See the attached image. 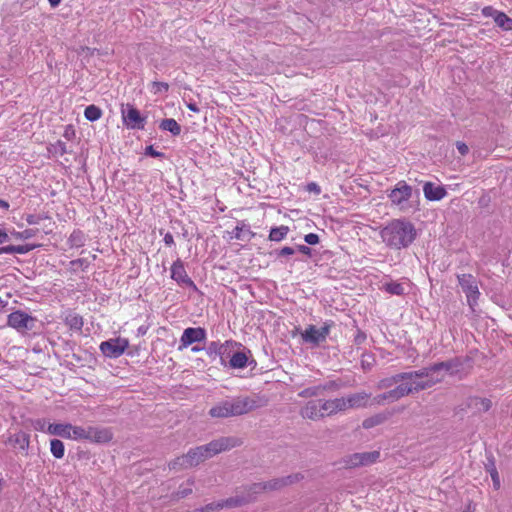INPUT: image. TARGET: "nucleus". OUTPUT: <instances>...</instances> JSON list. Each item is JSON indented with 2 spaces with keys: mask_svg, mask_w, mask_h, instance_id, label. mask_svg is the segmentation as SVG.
I'll return each mask as SVG.
<instances>
[{
  "mask_svg": "<svg viewBox=\"0 0 512 512\" xmlns=\"http://www.w3.org/2000/svg\"><path fill=\"white\" fill-rule=\"evenodd\" d=\"M265 405L258 396H237L216 403L208 412L212 418H229L247 414Z\"/></svg>",
  "mask_w": 512,
  "mask_h": 512,
  "instance_id": "1",
  "label": "nucleus"
},
{
  "mask_svg": "<svg viewBox=\"0 0 512 512\" xmlns=\"http://www.w3.org/2000/svg\"><path fill=\"white\" fill-rule=\"evenodd\" d=\"M382 241L392 249L408 247L415 239L414 225L404 219H394L380 232Z\"/></svg>",
  "mask_w": 512,
  "mask_h": 512,
  "instance_id": "2",
  "label": "nucleus"
},
{
  "mask_svg": "<svg viewBox=\"0 0 512 512\" xmlns=\"http://www.w3.org/2000/svg\"><path fill=\"white\" fill-rule=\"evenodd\" d=\"M410 373L411 381L407 385L411 387V394L428 389L441 382L445 377V373L437 363L417 371H410Z\"/></svg>",
  "mask_w": 512,
  "mask_h": 512,
  "instance_id": "3",
  "label": "nucleus"
},
{
  "mask_svg": "<svg viewBox=\"0 0 512 512\" xmlns=\"http://www.w3.org/2000/svg\"><path fill=\"white\" fill-rule=\"evenodd\" d=\"M418 198L419 192L414 191L413 188L405 181H399L395 187L389 192L388 198L391 204L397 207L401 212H408L413 209V197Z\"/></svg>",
  "mask_w": 512,
  "mask_h": 512,
  "instance_id": "4",
  "label": "nucleus"
},
{
  "mask_svg": "<svg viewBox=\"0 0 512 512\" xmlns=\"http://www.w3.org/2000/svg\"><path fill=\"white\" fill-rule=\"evenodd\" d=\"M69 439L88 440L90 443L95 444H107L112 439V433L107 428H83L71 425Z\"/></svg>",
  "mask_w": 512,
  "mask_h": 512,
  "instance_id": "5",
  "label": "nucleus"
},
{
  "mask_svg": "<svg viewBox=\"0 0 512 512\" xmlns=\"http://www.w3.org/2000/svg\"><path fill=\"white\" fill-rule=\"evenodd\" d=\"M221 450H189L187 454L177 457L169 466L172 469H187L198 465L206 458H210L218 454Z\"/></svg>",
  "mask_w": 512,
  "mask_h": 512,
  "instance_id": "6",
  "label": "nucleus"
},
{
  "mask_svg": "<svg viewBox=\"0 0 512 512\" xmlns=\"http://www.w3.org/2000/svg\"><path fill=\"white\" fill-rule=\"evenodd\" d=\"M36 318L28 313L17 310L10 313L7 317V324L20 333L32 330L35 327Z\"/></svg>",
  "mask_w": 512,
  "mask_h": 512,
  "instance_id": "7",
  "label": "nucleus"
},
{
  "mask_svg": "<svg viewBox=\"0 0 512 512\" xmlns=\"http://www.w3.org/2000/svg\"><path fill=\"white\" fill-rule=\"evenodd\" d=\"M459 285L466 295L468 305L474 310L477 304L480 292L478 289L477 281L471 274H461L457 276Z\"/></svg>",
  "mask_w": 512,
  "mask_h": 512,
  "instance_id": "8",
  "label": "nucleus"
},
{
  "mask_svg": "<svg viewBox=\"0 0 512 512\" xmlns=\"http://www.w3.org/2000/svg\"><path fill=\"white\" fill-rule=\"evenodd\" d=\"M129 346V341L126 338H112L107 341H103L100 344V351L104 356L109 358L120 357Z\"/></svg>",
  "mask_w": 512,
  "mask_h": 512,
  "instance_id": "9",
  "label": "nucleus"
},
{
  "mask_svg": "<svg viewBox=\"0 0 512 512\" xmlns=\"http://www.w3.org/2000/svg\"><path fill=\"white\" fill-rule=\"evenodd\" d=\"M409 394H411V387H408L407 384H399L394 389L372 397V405H382L386 402L392 403Z\"/></svg>",
  "mask_w": 512,
  "mask_h": 512,
  "instance_id": "10",
  "label": "nucleus"
},
{
  "mask_svg": "<svg viewBox=\"0 0 512 512\" xmlns=\"http://www.w3.org/2000/svg\"><path fill=\"white\" fill-rule=\"evenodd\" d=\"M331 325L325 323L321 328H317L314 325H309L302 333L301 337L304 342L313 345H319L324 342L330 333Z\"/></svg>",
  "mask_w": 512,
  "mask_h": 512,
  "instance_id": "11",
  "label": "nucleus"
},
{
  "mask_svg": "<svg viewBox=\"0 0 512 512\" xmlns=\"http://www.w3.org/2000/svg\"><path fill=\"white\" fill-rule=\"evenodd\" d=\"M304 476L301 473H294L284 477L273 478L263 482L266 493L280 491L283 488L300 482Z\"/></svg>",
  "mask_w": 512,
  "mask_h": 512,
  "instance_id": "12",
  "label": "nucleus"
},
{
  "mask_svg": "<svg viewBox=\"0 0 512 512\" xmlns=\"http://www.w3.org/2000/svg\"><path fill=\"white\" fill-rule=\"evenodd\" d=\"M380 457L378 450L372 452L355 453L343 460V467L354 468L358 466H366L377 461Z\"/></svg>",
  "mask_w": 512,
  "mask_h": 512,
  "instance_id": "13",
  "label": "nucleus"
},
{
  "mask_svg": "<svg viewBox=\"0 0 512 512\" xmlns=\"http://www.w3.org/2000/svg\"><path fill=\"white\" fill-rule=\"evenodd\" d=\"M206 339V331L204 328L197 327H189L186 328L182 336L180 338V345L178 347L179 351H182L183 349L187 348L188 346L192 345L193 343L203 342Z\"/></svg>",
  "mask_w": 512,
  "mask_h": 512,
  "instance_id": "14",
  "label": "nucleus"
},
{
  "mask_svg": "<svg viewBox=\"0 0 512 512\" xmlns=\"http://www.w3.org/2000/svg\"><path fill=\"white\" fill-rule=\"evenodd\" d=\"M122 118L130 129H143L145 126V117H142L140 112L132 105H127L126 109H122Z\"/></svg>",
  "mask_w": 512,
  "mask_h": 512,
  "instance_id": "15",
  "label": "nucleus"
},
{
  "mask_svg": "<svg viewBox=\"0 0 512 512\" xmlns=\"http://www.w3.org/2000/svg\"><path fill=\"white\" fill-rule=\"evenodd\" d=\"M300 415L304 419L313 421L324 418L322 400H310L300 409Z\"/></svg>",
  "mask_w": 512,
  "mask_h": 512,
  "instance_id": "16",
  "label": "nucleus"
},
{
  "mask_svg": "<svg viewBox=\"0 0 512 512\" xmlns=\"http://www.w3.org/2000/svg\"><path fill=\"white\" fill-rule=\"evenodd\" d=\"M347 410L372 406V395L365 391L349 394L345 397Z\"/></svg>",
  "mask_w": 512,
  "mask_h": 512,
  "instance_id": "17",
  "label": "nucleus"
},
{
  "mask_svg": "<svg viewBox=\"0 0 512 512\" xmlns=\"http://www.w3.org/2000/svg\"><path fill=\"white\" fill-rule=\"evenodd\" d=\"M171 278L180 285L191 287L194 290L197 289L194 282L187 275L184 264L180 259H177L171 267Z\"/></svg>",
  "mask_w": 512,
  "mask_h": 512,
  "instance_id": "18",
  "label": "nucleus"
},
{
  "mask_svg": "<svg viewBox=\"0 0 512 512\" xmlns=\"http://www.w3.org/2000/svg\"><path fill=\"white\" fill-rule=\"evenodd\" d=\"M234 345H236V343L231 341H226L223 344L219 342H211L207 348V353L209 356H219L221 363L224 364L226 358L230 356L231 348H233Z\"/></svg>",
  "mask_w": 512,
  "mask_h": 512,
  "instance_id": "19",
  "label": "nucleus"
},
{
  "mask_svg": "<svg viewBox=\"0 0 512 512\" xmlns=\"http://www.w3.org/2000/svg\"><path fill=\"white\" fill-rule=\"evenodd\" d=\"M411 381V373L409 372H403L398 373L393 376L383 378L377 383L378 389H389L392 386L399 384H407Z\"/></svg>",
  "mask_w": 512,
  "mask_h": 512,
  "instance_id": "20",
  "label": "nucleus"
},
{
  "mask_svg": "<svg viewBox=\"0 0 512 512\" xmlns=\"http://www.w3.org/2000/svg\"><path fill=\"white\" fill-rule=\"evenodd\" d=\"M324 417L334 415L338 412L346 411L345 397L322 400Z\"/></svg>",
  "mask_w": 512,
  "mask_h": 512,
  "instance_id": "21",
  "label": "nucleus"
},
{
  "mask_svg": "<svg viewBox=\"0 0 512 512\" xmlns=\"http://www.w3.org/2000/svg\"><path fill=\"white\" fill-rule=\"evenodd\" d=\"M243 440L236 436H229V437H222L220 439H217L215 441H212L206 446H203L202 448H236L238 446L243 445Z\"/></svg>",
  "mask_w": 512,
  "mask_h": 512,
  "instance_id": "22",
  "label": "nucleus"
},
{
  "mask_svg": "<svg viewBox=\"0 0 512 512\" xmlns=\"http://www.w3.org/2000/svg\"><path fill=\"white\" fill-rule=\"evenodd\" d=\"M423 192L426 199L430 201H439L443 199L447 194L443 186H436L431 182H426L424 184Z\"/></svg>",
  "mask_w": 512,
  "mask_h": 512,
  "instance_id": "23",
  "label": "nucleus"
},
{
  "mask_svg": "<svg viewBox=\"0 0 512 512\" xmlns=\"http://www.w3.org/2000/svg\"><path fill=\"white\" fill-rule=\"evenodd\" d=\"M467 407L474 413H482L491 408V401L487 398L473 396L467 399Z\"/></svg>",
  "mask_w": 512,
  "mask_h": 512,
  "instance_id": "24",
  "label": "nucleus"
},
{
  "mask_svg": "<svg viewBox=\"0 0 512 512\" xmlns=\"http://www.w3.org/2000/svg\"><path fill=\"white\" fill-rule=\"evenodd\" d=\"M70 429L71 424L68 423L49 424L47 426V434L69 439Z\"/></svg>",
  "mask_w": 512,
  "mask_h": 512,
  "instance_id": "25",
  "label": "nucleus"
},
{
  "mask_svg": "<svg viewBox=\"0 0 512 512\" xmlns=\"http://www.w3.org/2000/svg\"><path fill=\"white\" fill-rule=\"evenodd\" d=\"M437 364L440 367V369L442 370V372L445 373V375L446 374L453 375V374L460 372L461 366H462L461 361L457 358L451 359V360H448L445 362H439Z\"/></svg>",
  "mask_w": 512,
  "mask_h": 512,
  "instance_id": "26",
  "label": "nucleus"
},
{
  "mask_svg": "<svg viewBox=\"0 0 512 512\" xmlns=\"http://www.w3.org/2000/svg\"><path fill=\"white\" fill-rule=\"evenodd\" d=\"M230 357L229 366L234 369H243L247 366L248 356L245 352H234Z\"/></svg>",
  "mask_w": 512,
  "mask_h": 512,
  "instance_id": "27",
  "label": "nucleus"
},
{
  "mask_svg": "<svg viewBox=\"0 0 512 512\" xmlns=\"http://www.w3.org/2000/svg\"><path fill=\"white\" fill-rule=\"evenodd\" d=\"M245 498H249L250 502L254 501L259 494L266 493L263 482L252 483L244 488Z\"/></svg>",
  "mask_w": 512,
  "mask_h": 512,
  "instance_id": "28",
  "label": "nucleus"
},
{
  "mask_svg": "<svg viewBox=\"0 0 512 512\" xmlns=\"http://www.w3.org/2000/svg\"><path fill=\"white\" fill-rule=\"evenodd\" d=\"M65 324L70 329L81 331L83 327V318L79 314L71 312L65 317Z\"/></svg>",
  "mask_w": 512,
  "mask_h": 512,
  "instance_id": "29",
  "label": "nucleus"
},
{
  "mask_svg": "<svg viewBox=\"0 0 512 512\" xmlns=\"http://www.w3.org/2000/svg\"><path fill=\"white\" fill-rule=\"evenodd\" d=\"M160 129L171 132L174 136L181 133V126L173 118H166L161 121Z\"/></svg>",
  "mask_w": 512,
  "mask_h": 512,
  "instance_id": "30",
  "label": "nucleus"
},
{
  "mask_svg": "<svg viewBox=\"0 0 512 512\" xmlns=\"http://www.w3.org/2000/svg\"><path fill=\"white\" fill-rule=\"evenodd\" d=\"M221 503L223 504V509L224 508H234V507H240L247 503H250V499L245 498L244 495L243 496H235V497H230L226 500H221Z\"/></svg>",
  "mask_w": 512,
  "mask_h": 512,
  "instance_id": "31",
  "label": "nucleus"
},
{
  "mask_svg": "<svg viewBox=\"0 0 512 512\" xmlns=\"http://www.w3.org/2000/svg\"><path fill=\"white\" fill-rule=\"evenodd\" d=\"M185 485L186 486L181 485L179 487V489L175 493H173V495H172L173 499L179 500L182 498H186L187 496L192 494V492H193L192 486L194 485V480L188 479Z\"/></svg>",
  "mask_w": 512,
  "mask_h": 512,
  "instance_id": "32",
  "label": "nucleus"
},
{
  "mask_svg": "<svg viewBox=\"0 0 512 512\" xmlns=\"http://www.w3.org/2000/svg\"><path fill=\"white\" fill-rule=\"evenodd\" d=\"M387 419V415L384 414V413H379V414H376V415H373L371 417H368L366 418L363 423H362V426L365 428V429H370L372 427H375L377 425H380L382 423H384Z\"/></svg>",
  "mask_w": 512,
  "mask_h": 512,
  "instance_id": "33",
  "label": "nucleus"
},
{
  "mask_svg": "<svg viewBox=\"0 0 512 512\" xmlns=\"http://www.w3.org/2000/svg\"><path fill=\"white\" fill-rule=\"evenodd\" d=\"M325 390H326V387L321 386V385L308 387V388L300 391L298 393V396L302 397V398L317 397V396L323 395Z\"/></svg>",
  "mask_w": 512,
  "mask_h": 512,
  "instance_id": "34",
  "label": "nucleus"
},
{
  "mask_svg": "<svg viewBox=\"0 0 512 512\" xmlns=\"http://www.w3.org/2000/svg\"><path fill=\"white\" fill-rule=\"evenodd\" d=\"M288 232L289 228L287 226L282 225L279 227H274L270 230L269 239L271 241L279 242L287 236Z\"/></svg>",
  "mask_w": 512,
  "mask_h": 512,
  "instance_id": "35",
  "label": "nucleus"
},
{
  "mask_svg": "<svg viewBox=\"0 0 512 512\" xmlns=\"http://www.w3.org/2000/svg\"><path fill=\"white\" fill-rule=\"evenodd\" d=\"M494 21L501 29L505 31L512 30V18L508 17L505 13L499 12Z\"/></svg>",
  "mask_w": 512,
  "mask_h": 512,
  "instance_id": "36",
  "label": "nucleus"
},
{
  "mask_svg": "<svg viewBox=\"0 0 512 512\" xmlns=\"http://www.w3.org/2000/svg\"><path fill=\"white\" fill-rule=\"evenodd\" d=\"M84 116L89 121H96L101 118L102 111L95 105H89L85 108Z\"/></svg>",
  "mask_w": 512,
  "mask_h": 512,
  "instance_id": "37",
  "label": "nucleus"
},
{
  "mask_svg": "<svg viewBox=\"0 0 512 512\" xmlns=\"http://www.w3.org/2000/svg\"><path fill=\"white\" fill-rule=\"evenodd\" d=\"M385 289L390 294L402 295L404 294V287L400 283L391 282L385 285Z\"/></svg>",
  "mask_w": 512,
  "mask_h": 512,
  "instance_id": "38",
  "label": "nucleus"
},
{
  "mask_svg": "<svg viewBox=\"0 0 512 512\" xmlns=\"http://www.w3.org/2000/svg\"><path fill=\"white\" fill-rule=\"evenodd\" d=\"M169 90V84L166 82L154 81L151 83V92L154 94L166 93Z\"/></svg>",
  "mask_w": 512,
  "mask_h": 512,
  "instance_id": "39",
  "label": "nucleus"
},
{
  "mask_svg": "<svg viewBox=\"0 0 512 512\" xmlns=\"http://www.w3.org/2000/svg\"><path fill=\"white\" fill-rule=\"evenodd\" d=\"M223 509V504L220 501L209 503L199 509H196L195 512H212Z\"/></svg>",
  "mask_w": 512,
  "mask_h": 512,
  "instance_id": "40",
  "label": "nucleus"
},
{
  "mask_svg": "<svg viewBox=\"0 0 512 512\" xmlns=\"http://www.w3.org/2000/svg\"><path fill=\"white\" fill-rule=\"evenodd\" d=\"M72 246L80 247L84 244V236L81 232H73L69 237Z\"/></svg>",
  "mask_w": 512,
  "mask_h": 512,
  "instance_id": "41",
  "label": "nucleus"
},
{
  "mask_svg": "<svg viewBox=\"0 0 512 512\" xmlns=\"http://www.w3.org/2000/svg\"><path fill=\"white\" fill-rule=\"evenodd\" d=\"M37 247V245H32V244H25V245H15V253L16 254H26L30 251H32L33 249H35Z\"/></svg>",
  "mask_w": 512,
  "mask_h": 512,
  "instance_id": "42",
  "label": "nucleus"
},
{
  "mask_svg": "<svg viewBox=\"0 0 512 512\" xmlns=\"http://www.w3.org/2000/svg\"><path fill=\"white\" fill-rule=\"evenodd\" d=\"M49 424L50 423L47 422L45 419H37L33 422V427L35 428V430L47 433V426Z\"/></svg>",
  "mask_w": 512,
  "mask_h": 512,
  "instance_id": "43",
  "label": "nucleus"
},
{
  "mask_svg": "<svg viewBox=\"0 0 512 512\" xmlns=\"http://www.w3.org/2000/svg\"><path fill=\"white\" fill-rule=\"evenodd\" d=\"M37 229H26L24 231L18 232L16 235L20 239H29L36 235Z\"/></svg>",
  "mask_w": 512,
  "mask_h": 512,
  "instance_id": "44",
  "label": "nucleus"
},
{
  "mask_svg": "<svg viewBox=\"0 0 512 512\" xmlns=\"http://www.w3.org/2000/svg\"><path fill=\"white\" fill-rule=\"evenodd\" d=\"M304 240L309 245H316L319 243V236L314 233H309L305 235Z\"/></svg>",
  "mask_w": 512,
  "mask_h": 512,
  "instance_id": "45",
  "label": "nucleus"
},
{
  "mask_svg": "<svg viewBox=\"0 0 512 512\" xmlns=\"http://www.w3.org/2000/svg\"><path fill=\"white\" fill-rule=\"evenodd\" d=\"M53 148H54V151L55 153H58L60 155H63L67 152V149H66V144L62 141H57L54 145H53Z\"/></svg>",
  "mask_w": 512,
  "mask_h": 512,
  "instance_id": "46",
  "label": "nucleus"
},
{
  "mask_svg": "<svg viewBox=\"0 0 512 512\" xmlns=\"http://www.w3.org/2000/svg\"><path fill=\"white\" fill-rule=\"evenodd\" d=\"M500 11L498 10H495L494 8H492L491 6H487V7H484L482 9V14L486 17H492L494 20H495V17L496 15L499 13Z\"/></svg>",
  "mask_w": 512,
  "mask_h": 512,
  "instance_id": "47",
  "label": "nucleus"
},
{
  "mask_svg": "<svg viewBox=\"0 0 512 512\" xmlns=\"http://www.w3.org/2000/svg\"><path fill=\"white\" fill-rule=\"evenodd\" d=\"M244 231H247L250 233L248 229H246V225L242 224L241 226H236L234 236L236 239H243V233Z\"/></svg>",
  "mask_w": 512,
  "mask_h": 512,
  "instance_id": "48",
  "label": "nucleus"
},
{
  "mask_svg": "<svg viewBox=\"0 0 512 512\" xmlns=\"http://www.w3.org/2000/svg\"><path fill=\"white\" fill-rule=\"evenodd\" d=\"M487 472L492 473V470H497L495 460L492 456H487V462L485 463Z\"/></svg>",
  "mask_w": 512,
  "mask_h": 512,
  "instance_id": "49",
  "label": "nucleus"
},
{
  "mask_svg": "<svg viewBox=\"0 0 512 512\" xmlns=\"http://www.w3.org/2000/svg\"><path fill=\"white\" fill-rule=\"evenodd\" d=\"M489 474H490V476L492 478L494 488L495 489H499L500 488V478H499L498 471L497 470H492V473H489Z\"/></svg>",
  "mask_w": 512,
  "mask_h": 512,
  "instance_id": "50",
  "label": "nucleus"
},
{
  "mask_svg": "<svg viewBox=\"0 0 512 512\" xmlns=\"http://www.w3.org/2000/svg\"><path fill=\"white\" fill-rule=\"evenodd\" d=\"M456 147H457L458 152L462 156L466 155L468 153V151H469L468 146L465 143H463V142H457L456 143Z\"/></svg>",
  "mask_w": 512,
  "mask_h": 512,
  "instance_id": "51",
  "label": "nucleus"
},
{
  "mask_svg": "<svg viewBox=\"0 0 512 512\" xmlns=\"http://www.w3.org/2000/svg\"><path fill=\"white\" fill-rule=\"evenodd\" d=\"M146 154L151 156V157H162L163 156V153L159 152V151H156L153 146H148L146 148Z\"/></svg>",
  "mask_w": 512,
  "mask_h": 512,
  "instance_id": "52",
  "label": "nucleus"
},
{
  "mask_svg": "<svg viewBox=\"0 0 512 512\" xmlns=\"http://www.w3.org/2000/svg\"><path fill=\"white\" fill-rule=\"evenodd\" d=\"M294 249L291 247H283L278 251V256H288L294 254Z\"/></svg>",
  "mask_w": 512,
  "mask_h": 512,
  "instance_id": "53",
  "label": "nucleus"
},
{
  "mask_svg": "<svg viewBox=\"0 0 512 512\" xmlns=\"http://www.w3.org/2000/svg\"><path fill=\"white\" fill-rule=\"evenodd\" d=\"M15 245H8L0 248V254H14Z\"/></svg>",
  "mask_w": 512,
  "mask_h": 512,
  "instance_id": "54",
  "label": "nucleus"
},
{
  "mask_svg": "<svg viewBox=\"0 0 512 512\" xmlns=\"http://www.w3.org/2000/svg\"><path fill=\"white\" fill-rule=\"evenodd\" d=\"M365 339H366V335L359 331L357 333V335L355 336L354 341H355L356 344L359 345V344H362L365 341Z\"/></svg>",
  "mask_w": 512,
  "mask_h": 512,
  "instance_id": "55",
  "label": "nucleus"
},
{
  "mask_svg": "<svg viewBox=\"0 0 512 512\" xmlns=\"http://www.w3.org/2000/svg\"><path fill=\"white\" fill-rule=\"evenodd\" d=\"M164 243L168 246H172L174 244V238L171 233H166L164 236Z\"/></svg>",
  "mask_w": 512,
  "mask_h": 512,
  "instance_id": "56",
  "label": "nucleus"
},
{
  "mask_svg": "<svg viewBox=\"0 0 512 512\" xmlns=\"http://www.w3.org/2000/svg\"><path fill=\"white\" fill-rule=\"evenodd\" d=\"M50 448H64L62 441L53 439L50 441Z\"/></svg>",
  "mask_w": 512,
  "mask_h": 512,
  "instance_id": "57",
  "label": "nucleus"
},
{
  "mask_svg": "<svg viewBox=\"0 0 512 512\" xmlns=\"http://www.w3.org/2000/svg\"><path fill=\"white\" fill-rule=\"evenodd\" d=\"M298 250L305 255L311 254V249L306 245H299Z\"/></svg>",
  "mask_w": 512,
  "mask_h": 512,
  "instance_id": "58",
  "label": "nucleus"
},
{
  "mask_svg": "<svg viewBox=\"0 0 512 512\" xmlns=\"http://www.w3.org/2000/svg\"><path fill=\"white\" fill-rule=\"evenodd\" d=\"M55 458H62L64 456L65 450H51Z\"/></svg>",
  "mask_w": 512,
  "mask_h": 512,
  "instance_id": "59",
  "label": "nucleus"
},
{
  "mask_svg": "<svg viewBox=\"0 0 512 512\" xmlns=\"http://www.w3.org/2000/svg\"><path fill=\"white\" fill-rule=\"evenodd\" d=\"M7 240H8V234L4 230L0 229V243H4Z\"/></svg>",
  "mask_w": 512,
  "mask_h": 512,
  "instance_id": "60",
  "label": "nucleus"
},
{
  "mask_svg": "<svg viewBox=\"0 0 512 512\" xmlns=\"http://www.w3.org/2000/svg\"><path fill=\"white\" fill-rule=\"evenodd\" d=\"M187 107H188V109H189V110H191V111H193V112H198V111H199V108L197 107V105H196V104L189 103V104L187 105Z\"/></svg>",
  "mask_w": 512,
  "mask_h": 512,
  "instance_id": "61",
  "label": "nucleus"
},
{
  "mask_svg": "<svg viewBox=\"0 0 512 512\" xmlns=\"http://www.w3.org/2000/svg\"><path fill=\"white\" fill-rule=\"evenodd\" d=\"M0 207L7 210L9 208V203L5 200L0 199Z\"/></svg>",
  "mask_w": 512,
  "mask_h": 512,
  "instance_id": "62",
  "label": "nucleus"
},
{
  "mask_svg": "<svg viewBox=\"0 0 512 512\" xmlns=\"http://www.w3.org/2000/svg\"><path fill=\"white\" fill-rule=\"evenodd\" d=\"M48 2L51 5V7L55 8L60 4L61 0H48Z\"/></svg>",
  "mask_w": 512,
  "mask_h": 512,
  "instance_id": "63",
  "label": "nucleus"
},
{
  "mask_svg": "<svg viewBox=\"0 0 512 512\" xmlns=\"http://www.w3.org/2000/svg\"><path fill=\"white\" fill-rule=\"evenodd\" d=\"M463 512H474V508L472 507L471 504H469Z\"/></svg>",
  "mask_w": 512,
  "mask_h": 512,
  "instance_id": "64",
  "label": "nucleus"
}]
</instances>
